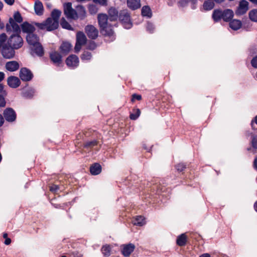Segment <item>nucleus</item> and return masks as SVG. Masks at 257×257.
I'll return each instance as SVG.
<instances>
[{"label":"nucleus","instance_id":"15","mask_svg":"<svg viewBox=\"0 0 257 257\" xmlns=\"http://www.w3.org/2000/svg\"><path fill=\"white\" fill-rule=\"evenodd\" d=\"M212 18L215 22H218L221 19L225 21V11L215 10L212 14Z\"/></svg>","mask_w":257,"mask_h":257},{"label":"nucleus","instance_id":"49","mask_svg":"<svg viewBox=\"0 0 257 257\" xmlns=\"http://www.w3.org/2000/svg\"><path fill=\"white\" fill-rule=\"evenodd\" d=\"M176 168L178 171L182 172L186 168V165L183 163H180L176 166Z\"/></svg>","mask_w":257,"mask_h":257},{"label":"nucleus","instance_id":"25","mask_svg":"<svg viewBox=\"0 0 257 257\" xmlns=\"http://www.w3.org/2000/svg\"><path fill=\"white\" fill-rule=\"evenodd\" d=\"M109 19L110 21H114L119 17L118 11L114 8H111L108 10Z\"/></svg>","mask_w":257,"mask_h":257},{"label":"nucleus","instance_id":"29","mask_svg":"<svg viewBox=\"0 0 257 257\" xmlns=\"http://www.w3.org/2000/svg\"><path fill=\"white\" fill-rule=\"evenodd\" d=\"M72 45L69 42H63L60 47L61 52L64 54H67L71 49Z\"/></svg>","mask_w":257,"mask_h":257},{"label":"nucleus","instance_id":"6","mask_svg":"<svg viewBox=\"0 0 257 257\" xmlns=\"http://www.w3.org/2000/svg\"><path fill=\"white\" fill-rule=\"evenodd\" d=\"M6 31L8 33H21V30L19 25L14 21L13 18H10L9 22L6 25Z\"/></svg>","mask_w":257,"mask_h":257},{"label":"nucleus","instance_id":"34","mask_svg":"<svg viewBox=\"0 0 257 257\" xmlns=\"http://www.w3.org/2000/svg\"><path fill=\"white\" fill-rule=\"evenodd\" d=\"M132 222L134 225L142 226L145 223L144 218L142 216H137Z\"/></svg>","mask_w":257,"mask_h":257},{"label":"nucleus","instance_id":"50","mask_svg":"<svg viewBox=\"0 0 257 257\" xmlns=\"http://www.w3.org/2000/svg\"><path fill=\"white\" fill-rule=\"evenodd\" d=\"M95 3H97L101 6H105L107 5V0H93Z\"/></svg>","mask_w":257,"mask_h":257},{"label":"nucleus","instance_id":"27","mask_svg":"<svg viewBox=\"0 0 257 257\" xmlns=\"http://www.w3.org/2000/svg\"><path fill=\"white\" fill-rule=\"evenodd\" d=\"M54 20L52 18H48L46 21V24L47 27V31H52L57 29L59 26V23H57V25L55 26V27H53V22Z\"/></svg>","mask_w":257,"mask_h":257},{"label":"nucleus","instance_id":"58","mask_svg":"<svg viewBox=\"0 0 257 257\" xmlns=\"http://www.w3.org/2000/svg\"><path fill=\"white\" fill-rule=\"evenodd\" d=\"M4 122V119L2 114H0V126H1Z\"/></svg>","mask_w":257,"mask_h":257},{"label":"nucleus","instance_id":"35","mask_svg":"<svg viewBox=\"0 0 257 257\" xmlns=\"http://www.w3.org/2000/svg\"><path fill=\"white\" fill-rule=\"evenodd\" d=\"M35 93V90L33 89L27 90L23 92L22 96L26 98H32Z\"/></svg>","mask_w":257,"mask_h":257},{"label":"nucleus","instance_id":"19","mask_svg":"<svg viewBox=\"0 0 257 257\" xmlns=\"http://www.w3.org/2000/svg\"><path fill=\"white\" fill-rule=\"evenodd\" d=\"M26 40L28 43L31 46L39 43V37L36 34H34V33H31L30 34H27Z\"/></svg>","mask_w":257,"mask_h":257},{"label":"nucleus","instance_id":"13","mask_svg":"<svg viewBox=\"0 0 257 257\" xmlns=\"http://www.w3.org/2000/svg\"><path fill=\"white\" fill-rule=\"evenodd\" d=\"M8 85L11 88H16L21 84L19 78L16 76H11L7 79Z\"/></svg>","mask_w":257,"mask_h":257},{"label":"nucleus","instance_id":"17","mask_svg":"<svg viewBox=\"0 0 257 257\" xmlns=\"http://www.w3.org/2000/svg\"><path fill=\"white\" fill-rule=\"evenodd\" d=\"M50 58L55 64L59 66L62 63V56L57 52L50 53Z\"/></svg>","mask_w":257,"mask_h":257},{"label":"nucleus","instance_id":"10","mask_svg":"<svg viewBox=\"0 0 257 257\" xmlns=\"http://www.w3.org/2000/svg\"><path fill=\"white\" fill-rule=\"evenodd\" d=\"M85 31L87 36L91 39H96L98 37V31L93 25L86 26Z\"/></svg>","mask_w":257,"mask_h":257},{"label":"nucleus","instance_id":"5","mask_svg":"<svg viewBox=\"0 0 257 257\" xmlns=\"http://www.w3.org/2000/svg\"><path fill=\"white\" fill-rule=\"evenodd\" d=\"M76 42L74 47L75 51L78 53L81 49L82 46L85 45L87 38L83 32L79 31L76 34Z\"/></svg>","mask_w":257,"mask_h":257},{"label":"nucleus","instance_id":"3","mask_svg":"<svg viewBox=\"0 0 257 257\" xmlns=\"http://www.w3.org/2000/svg\"><path fill=\"white\" fill-rule=\"evenodd\" d=\"M119 20L125 29H130L133 26L130 14L127 10L121 11L119 13Z\"/></svg>","mask_w":257,"mask_h":257},{"label":"nucleus","instance_id":"31","mask_svg":"<svg viewBox=\"0 0 257 257\" xmlns=\"http://www.w3.org/2000/svg\"><path fill=\"white\" fill-rule=\"evenodd\" d=\"M142 15L143 16L151 18L152 13L150 8L148 6H144L142 9Z\"/></svg>","mask_w":257,"mask_h":257},{"label":"nucleus","instance_id":"56","mask_svg":"<svg viewBox=\"0 0 257 257\" xmlns=\"http://www.w3.org/2000/svg\"><path fill=\"white\" fill-rule=\"evenodd\" d=\"M5 75V73L4 72H0V82L4 79Z\"/></svg>","mask_w":257,"mask_h":257},{"label":"nucleus","instance_id":"33","mask_svg":"<svg viewBox=\"0 0 257 257\" xmlns=\"http://www.w3.org/2000/svg\"><path fill=\"white\" fill-rule=\"evenodd\" d=\"M186 242V236L185 234L179 235L177 239V243L178 245L182 246L185 245Z\"/></svg>","mask_w":257,"mask_h":257},{"label":"nucleus","instance_id":"30","mask_svg":"<svg viewBox=\"0 0 257 257\" xmlns=\"http://www.w3.org/2000/svg\"><path fill=\"white\" fill-rule=\"evenodd\" d=\"M203 8L205 11H210L214 7V3L213 0L205 1L203 5Z\"/></svg>","mask_w":257,"mask_h":257},{"label":"nucleus","instance_id":"43","mask_svg":"<svg viewBox=\"0 0 257 257\" xmlns=\"http://www.w3.org/2000/svg\"><path fill=\"white\" fill-rule=\"evenodd\" d=\"M251 135V145H252V147L255 149H257V136H254V135H252L251 134H250Z\"/></svg>","mask_w":257,"mask_h":257},{"label":"nucleus","instance_id":"8","mask_svg":"<svg viewBox=\"0 0 257 257\" xmlns=\"http://www.w3.org/2000/svg\"><path fill=\"white\" fill-rule=\"evenodd\" d=\"M19 76L22 81L27 82L32 80L33 74L30 70L23 67L20 71Z\"/></svg>","mask_w":257,"mask_h":257},{"label":"nucleus","instance_id":"38","mask_svg":"<svg viewBox=\"0 0 257 257\" xmlns=\"http://www.w3.org/2000/svg\"><path fill=\"white\" fill-rule=\"evenodd\" d=\"M97 142L96 140L86 142L84 144V148L86 149H90L97 145Z\"/></svg>","mask_w":257,"mask_h":257},{"label":"nucleus","instance_id":"20","mask_svg":"<svg viewBox=\"0 0 257 257\" xmlns=\"http://www.w3.org/2000/svg\"><path fill=\"white\" fill-rule=\"evenodd\" d=\"M31 50L32 52L36 54L38 56L42 57L44 55V50L40 43L32 46Z\"/></svg>","mask_w":257,"mask_h":257},{"label":"nucleus","instance_id":"52","mask_svg":"<svg viewBox=\"0 0 257 257\" xmlns=\"http://www.w3.org/2000/svg\"><path fill=\"white\" fill-rule=\"evenodd\" d=\"M252 66L255 68H257V56L253 57L251 61Z\"/></svg>","mask_w":257,"mask_h":257},{"label":"nucleus","instance_id":"28","mask_svg":"<svg viewBox=\"0 0 257 257\" xmlns=\"http://www.w3.org/2000/svg\"><path fill=\"white\" fill-rule=\"evenodd\" d=\"M242 25L240 21L237 20H233L229 22V27L234 31L239 29Z\"/></svg>","mask_w":257,"mask_h":257},{"label":"nucleus","instance_id":"14","mask_svg":"<svg viewBox=\"0 0 257 257\" xmlns=\"http://www.w3.org/2000/svg\"><path fill=\"white\" fill-rule=\"evenodd\" d=\"M6 69L10 72L16 71L19 69L20 65L19 63L16 61L7 62L5 65Z\"/></svg>","mask_w":257,"mask_h":257},{"label":"nucleus","instance_id":"2","mask_svg":"<svg viewBox=\"0 0 257 257\" xmlns=\"http://www.w3.org/2000/svg\"><path fill=\"white\" fill-rule=\"evenodd\" d=\"M20 34H13L9 37L7 40V44L10 47L18 50L23 46L24 41Z\"/></svg>","mask_w":257,"mask_h":257},{"label":"nucleus","instance_id":"26","mask_svg":"<svg viewBox=\"0 0 257 257\" xmlns=\"http://www.w3.org/2000/svg\"><path fill=\"white\" fill-rule=\"evenodd\" d=\"M101 171V166L98 163H94L90 167V172L92 175H98Z\"/></svg>","mask_w":257,"mask_h":257},{"label":"nucleus","instance_id":"11","mask_svg":"<svg viewBox=\"0 0 257 257\" xmlns=\"http://www.w3.org/2000/svg\"><path fill=\"white\" fill-rule=\"evenodd\" d=\"M248 3L246 0H241L235 13L237 15H242L248 10Z\"/></svg>","mask_w":257,"mask_h":257},{"label":"nucleus","instance_id":"62","mask_svg":"<svg viewBox=\"0 0 257 257\" xmlns=\"http://www.w3.org/2000/svg\"><path fill=\"white\" fill-rule=\"evenodd\" d=\"M4 89V86L2 84L0 83V92H2Z\"/></svg>","mask_w":257,"mask_h":257},{"label":"nucleus","instance_id":"24","mask_svg":"<svg viewBox=\"0 0 257 257\" xmlns=\"http://www.w3.org/2000/svg\"><path fill=\"white\" fill-rule=\"evenodd\" d=\"M34 10L38 16H42L43 14L44 7L42 3L39 1H36L34 5Z\"/></svg>","mask_w":257,"mask_h":257},{"label":"nucleus","instance_id":"22","mask_svg":"<svg viewBox=\"0 0 257 257\" xmlns=\"http://www.w3.org/2000/svg\"><path fill=\"white\" fill-rule=\"evenodd\" d=\"M61 15V12L57 9H54L52 11L51 14V17L54 20L53 26L54 27L57 25V23H59V20Z\"/></svg>","mask_w":257,"mask_h":257},{"label":"nucleus","instance_id":"60","mask_svg":"<svg viewBox=\"0 0 257 257\" xmlns=\"http://www.w3.org/2000/svg\"><path fill=\"white\" fill-rule=\"evenodd\" d=\"M199 257H211L209 253H205L201 254Z\"/></svg>","mask_w":257,"mask_h":257},{"label":"nucleus","instance_id":"63","mask_svg":"<svg viewBox=\"0 0 257 257\" xmlns=\"http://www.w3.org/2000/svg\"><path fill=\"white\" fill-rule=\"evenodd\" d=\"M254 210L257 212V201L254 204Z\"/></svg>","mask_w":257,"mask_h":257},{"label":"nucleus","instance_id":"4","mask_svg":"<svg viewBox=\"0 0 257 257\" xmlns=\"http://www.w3.org/2000/svg\"><path fill=\"white\" fill-rule=\"evenodd\" d=\"M64 14L68 19L73 20H77L76 9H74L72 6V3L68 2L63 5Z\"/></svg>","mask_w":257,"mask_h":257},{"label":"nucleus","instance_id":"47","mask_svg":"<svg viewBox=\"0 0 257 257\" xmlns=\"http://www.w3.org/2000/svg\"><path fill=\"white\" fill-rule=\"evenodd\" d=\"M146 28L148 32L152 33L154 32L155 27L152 23L149 22L147 23Z\"/></svg>","mask_w":257,"mask_h":257},{"label":"nucleus","instance_id":"18","mask_svg":"<svg viewBox=\"0 0 257 257\" xmlns=\"http://www.w3.org/2000/svg\"><path fill=\"white\" fill-rule=\"evenodd\" d=\"M135 246L133 243H128L124 245L122 250L121 251L122 254L124 256H128L134 250Z\"/></svg>","mask_w":257,"mask_h":257},{"label":"nucleus","instance_id":"53","mask_svg":"<svg viewBox=\"0 0 257 257\" xmlns=\"http://www.w3.org/2000/svg\"><path fill=\"white\" fill-rule=\"evenodd\" d=\"M59 189V187L57 185H53L50 187V190L53 192H56Z\"/></svg>","mask_w":257,"mask_h":257},{"label":"nucleus","instance_id":"41","mask_svg":"<svg viewBox=\"0 0 257 257\" xmlns=\"http://www.w3.org/2000/svg\"><path fill=\"white\" fill-rule=\"evenodd\" d=\"M92 57L91 54L89 52L84 51L81 56V59L82 60H89Z\"/></svg>","mask_w":257,"mask_h":257},{"label":"nucleus","instance_id":"37","mask_svg":"<svg viewBox=\"0 0 257 257\" xmlns=\"http://www.w3.org/2000/svg\"><path fill=\"white\" fill-rule=\"evenodd\" d=\"M249 19L253 22H257V10L250 11L248 14Z\"/></svg>","mask_w":257,"mask_h":257},{"label":"nucleus","instance_id":"59","mask_svg":"<svg viewBox=\"0 0 257 257\" xmlns=\"http://www.w3.org/2000/svg\"><path fill=\"white\" fill-rule=\"evenodd\" d=\"M253 166L254 168L257 170V157H256L254 160Z\"/></svg>","mask_w":257,"mask_h":257},{"label":"nucleus","instance_id":"51","mask_svg":"<svg viewBox=\"0 0 257 257\" xmlns=\"http://www.w3.org/2000/svg\"><path fill=\"white\" fill-rule=\"evenodd\" d=\"M6 102L4 97L3 95H0V107H5L6 106Z\"/></svg>","mask_w":257,"mask_h":257},{"label":"nucleus","instance_id":"23","mask_svg":"<svg viewBox=\"0 0 257 257\" xmlns=\"http://www.w3.org/2000/svg\"><path fill=\"white\" fill-rule=\"evenodd\" d=\"M127 5L132 10L138 9L141 6L140 0H127Z\"/></svg>","mask_w":257,"mask_h":257},{"label":"nucleus","instance_id":"39","mask_svg":"<svg viewBox=\"0 0 257 257\" xmlns=\"http://www.w3.org/2000/svg\"><path fill=\"white\" fill-rule=\"evenodd\" d=\"M13 19L18 23H21L23 22V18L19 12H16L14 13Z\"/></svg>","mask_w":257,"mask_h":257},{"label":"nucleus","instance_id":"45","mask_svg":"<svg viewBox=\"0 0 257 257\" xmlns=\"http://www.w3.org/2000/svg\"><path fill=\"white\" fill-rule=\"evenodd\" d=\"M233 16V12L230 9H226V22L228 19H230Z\"/></svg>","mask_w":257,"mask_h":257},{"label":"nucleus","instance_id":"57","mask_svg":"<svg viewBox=\"0 0 257 257\" xmlns=\"http://www.w3.org/2000/svg\"><path fill=\"white\" fill-rule=\"evenodd\" d=\"M11 240L10 238H6V240L5 241V243L6 244V245H9L11 243Z\"/></svg>","mask_w":257,"mask_h":257},{"label":"nucleus","instance_id":"46","mask_svg":"<svg viewBox=\"0 0 257 257\" xmlns=\"http://www.w3.org/2000/svg\"><path fill=\"white\" fill-rule=\"evenodd\" d=\"M96 47V45L94 41H90L87 46V48L90 50H94Z\"/></svg>","mask_w":257,"mask_h":257},{"label":"nucleus","instance_id":"16","mask_svg":"<svg viewBox=\"0 0 257 257\" xmlns=\"http://www.w3.org/2000/svg\"><path fill=\"white\" fill-rule=\"evenodd\" d=\"M77 20H84L86 17V12L85 8L82 5H78L75 7Z\"/></svg>","mask_w":257,"mask_h":257},{"label":"nucleus","instance_id":"40","mask_svg":"<svg viewBox=\"0 0 257 257\" xmlns=\"http://www.w3.org/2000/svg\"><path fill=\"white\" fill-rule=\"evenodd\" d=\"M141 114V111L139 109L134 110V112L130 114V117L132 120L137 119Z\"/></svg>","mask_w":257,"mask_h":257},{"label":"nucleus","instance_id":"7","mask_svg":"<svg viewBox=\"0 0 257 257\" xmlns=\"http://www.w3.org/2000/svg\"><path fill=\"white\" fill-rule=\"evenodd\" d=\"M2 47L1 53L4 58L10 59L14 58L15 55V49L10 47L8 44H4Z\"/></svg>","mask_w":257,"mask_h":257},{"label":"nucleus","instance_id":"12","mask_svg":"<svg viewBox=\"0 0 257 257\" xmlns=\"http://www.w3.org/2000/svg\"><path fill=\"white\" fill-rule=\"evenodd\" d=\"M78 57L75 55H70L66 60V64L69 67L74 68L79 65Z\"/></svg>","mask_w":257,"mask_h":257},{"label":"nucleus","instance_id":"42","mask_svg":"<svg viewBox=\"0 0 257 257\" xmlns=\"http://www.w3.org/2000/svg\"><path fill=\"white\" fill-rule=\"evenodd\" d=\"M34 25L41 30H46L47 31V27L45 21L43 23H35Z\"/></svg>","mask_w":257,"mask_h":257},{"label":"nucleus","instance_id":"32","mask_svg":"<svg viewBox=\"0 0 257 257\" xmlns=\"http://www.w3.org/2000/svg\"><path fill=\"white\" fill-rule=\"evenodd\" d=\"M61 26L65 29L73 31V28L69 24V23L65 20L64 18H62L60 21Z\"/></svg>","mask_w":257,"mask_h":257},{"label":"nucleus","instance_id":"54","mask_svg":"<svg viewBox=\"0 0 257 257\" xmlns=\"http://www.w3.org/2000/svg\"><path fill=\"white\" fill-rule=\"evenodd\" d=\"M142 99V96L140 95H138L137 94H134L132 95V101H134L135 99L138 100H140Z\"/></svg>","mask_w":257,"mask_h":257},{"label":"nucleus","instance_id":"55","mask_svg":"<svg viewBox=\"0 0 257 257\" xmlns=\"http://www.w3.org/2000/svg\"><path fill=\"white\" fill-rule=\"evenodd\" d=\"M5 2L8 5L12 6L15 3V0H4Z\"/></svg>","mask_w":257,"mask_h":257},{"label":"nucleus","instance_id":"48","mask_svg":"<svg viewBox=\"0 0 257 257\" xmlns=\"http://www.w3.org/2000/svg\"><path fill=\"white\" fill-rule=\"evenodd\" d=\"M89 12L91 14H95L97 11V9L95 6L90 5L88 8Z\"/></svg>","mask_w":257,"mask_h":257},{"label":"nucleus","instance_id":"64","mask_svg":"<svg viewBox=\"0 0 257 257\" xmlns=\"http://www.w3.org/2000/svg\"><path fill=\"white\" fill-rule=\"evenodd\" d=\"M253 4H257V0H249Z\"/></svg>","mask_w":257,"mask_h":257},{"label":"nucleus","instance_id":"21","mask_svg":"<svg viewBox=\"0 0 257 257\" xmlns=\"http://www.w3.org/2000/svg\"><path fill=\"white\" fill-rule=\"evenodd\" d=\"M21 28L23 32L27 33V34L33 33L35 30L34 26L27 22H24L22 24Z\"/></svg>","mask_w":257,"mask_h":257},{"label":"nucleus","instance_id":"9","mask_svg":"<svg viewBox=\"0 0 257 257\" xmlns=\"http://www.w3.org/2000/svg\"><path fill=\"white\" fill-rule=\"evenodd\" d=\"M4 116L6 120L9 122L14 121L17 117L15 111L12 108H7L4 111Z\"/></svg>","mask_w":257,"mask_h":257},{"label":"nucleus","instance_id":"61","mask_svg":"<svg viewBox=\"0 0 257 257\" xmlns=\"http://www.w3.org/2000/svg\"><path fill=\"white\" fill-rule=\"evenodd\" d=\"M3 7H4V4L3 3V2L0 1V11H2L3 9Z\"/></svg>","mask_w":257,"mask_h":257},{"label":"nucleus","instance_id":"1","mask_svg":"<svg viewBox=\"0 0 257 257\" xmlns=\"http://www.w3.org/2000/svg\"><path fill=\"white\" fill-rule=\"evenodd\" d=\"M98 22L101 31L104 35L111 36L113 34V31L107 23L108 16L106 14H99L97 16Z\"/></svg>","mask_w":257,"mask_h":257},{"label":"nucleus","instance_id":"36","mask_svg":"<svg viewBox=\"0 0 257 257\" xmlns=\"http://www.w3.org/2000/svg\"><path fill=\"white\" fill-rule=\"evenodd\" d=\"M111 247L109 245H103L101 248V251L105 256H108L110 255Z\"/></svg>","mask_w":257,"mask_h":257},{"label":"nucleus","instance_id":"44","mask_svg":"<svg viewBox=\"0 0 257 257\" xmlns=\"http://www.w3.org/2000/svg\"><path fill=\"white\" fill-rule=\"evenodd\" d=\"M7 39V36L5 33H2L0 35V44L1 45V47H3L4 45V43Z\"/></svg>","mask_w":257,"mask_h":257}]
</instances>
